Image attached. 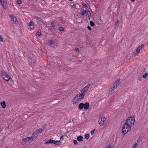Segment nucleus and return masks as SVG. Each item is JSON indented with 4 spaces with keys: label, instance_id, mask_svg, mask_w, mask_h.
Masks as SVG:
<instances>
[{
    "label": "nucleus",
    "instance_id": "31",
    "mask_svg": "<svg viewBox=\"0 0 148 148\" xmlns=\"http://www.w3.org/2000/svg\"><path fill=\"white\" fill-rule=\"evenodd\" d=\"M10 17V18L12 19H13L15 17V16H14L13 14H11L9 15Z\"/></svg>",
    "mask_w": 148,
    "mask_h": 148
},
{
    "label": "nucleus",
    "instance_id": "44",
    "mask_svg": "<svg viewBox=\"0 0 148 148\" xmlns=\"http://www.w3.org/2000/svg\"><path fill=\"white\" fill-rule=\"evenodd\" d=\"M60 138L61 139H63V135H62V136H60Z\"/></svg>",
    "mask_w": 148,
    "mask_h": 148
},
{
    "label": "nucleus",
    "instance_id": "46",
    "mask_svg": "<svg viewBox=\"0 0 148 148\" xmlns=\"http://www.w3.org/2000/svg\"><path fill=\"white\" fill-rule=\"evenodd\" d=\"M106 148H111V147L109 145V146H108Z\"/></svg>",
    "mask_w": 148,
    "mask_h": 148
},
{
    "label": "nucleus",
    "instance_id": "18",
    "mask_svg": "<svg viewBox=\"0 0 148 148\" xmlns=\"http://www.w3.org/2000/svg\"><path fill=\"white\" fill-rule=\"evenodd\" d=\"M1 104L3 108H5V103L4 101H3L2 102H1Z\"/></svg>",
    "mask_w": 148,
    "mask_h": 148
},
{
    "label": "nucleus",
    "instance_id": "34",
    "mask_svg": "<svg viewBox=\"0 0 148 148\" xmlns=\"http://www.w3.org/2000/svg\"><path fill=\"white\" fill-rule=\"evenodd\" d=\"M73 143L75 145H77V142L76 140H74Z\"/></svg>",
    "mask_w": 148,
    "mask_h": 148
},
{
    "label": "nucleus",
    "instance_id": "14",
    "mask_svg": "<svg viewBox=\"0 0 148 148\" xmlns=\"http://www.w3.org/2000/svg\"><path fill=\"white\" fill-rule=\"evenodd\" d=\"M84 104L83 103H80L78 106V108L80 110H81L84 108Z\"/></svg>",
    "mask_w": 148,
    "mask_h": 148
},
{
    "label": "nucleus",
    "instance_id": "1",
    "mask_svg": "<svg viewBox=\"0 0 148 148\" xmlns=\"http://www.w3.org/2000/svg\"><path fill=\"white\" fill-rule=\"evenodd\" d=\"M132 127L129 124L125 123L122 128V134L123 135L126 134L131 129Z\"/></svg>",
    "mask_w": 148,
    "mask_h": 148
},
{
    "label": "nucleus",
    "instance_id": "11",
    "mask_svg": "<svg viewBox=\"0 0 148 148\" xmlns=\"http://www.w3.org/2000/svg\"><path fill=\"white\" fill-rule=\"evenodd\" d=\"M120 84V79H117L116 81L114 83L113 85L115 86H116V88L118 86L119 84Z\"/></svg>",
    "mask_w": 148,
    "mask_h": 148
},
{
    "label": "nucleus",
    "instance_id": "23",
    "mask_svg": "<svg viewBox=\"0 0 148 148\" xmlns=\"http://www.w3.org/2000/svg\"><path fill=\"white\" fill-rule=\"evenodd\" d=\"M89 134H87L85 135V138L87 139H89Z\"/></svg>",
    "mask_w": 148,
    "mask_h": 148
},
{
    "label": "nucleus",
    "instance_id": "26",
    "mask_svg": "<svg viewBox=\"0 0 148 148\" xmlns=\"http://www.w3.org/2000/svg\"><path fill=\"white\" fill-rule=\"evenodd\" d=\"M14 22H15V23H16L17 22V19L16 17L14 18L13 19H12Z\"/></svg>",
    "mask_w": 148,
    "mask_h": 148
},
{
    "label": "nucleus",
    "instance_id": "16",
    "mask_svg": "<svg viewBox=\"0 0 148 148\" xmlns=\"http://www.w3.org/2000/svg\"><path fill=\"white\" fill-rule=\"evenodd\" d=\"M31 139V137H27L26 138H24L23 139V140L24 142H27V141H29V140Z\"/></svg>",
    "mask_w": 148,
    "mask_h": 148
},
{
    "label": "nucleus",
    "instance_id": "20",
    "mask_svg": "<svg viewBox=\"0 0 148 148\" xmlns=\"http://www.w3.org/2000/svg\"><path fill=\"white\" fill-rule=\"evenodd\" d=\"M29 26L30 27L33 26L34 27V23L32 21H30L29 23H28Z\"/></svg>",
    "mask_w": 148,
    "mask_h": 148
},
{
    "label": "nucleus",
    "instance_id": "49",
    "mask_svg": "<svg viewBox=\"0 0 148 148\" xmlns=\"http://www.w3.org/2000/svg\"><path fill=\"white\" fill-rule=\"evenodd\" d=\"M70 1H73V0H69Z\"/></svg>",
    "mask_w": 148,
    "mask_h": 148
},
{
    "label": "nucleus",
    "instance_id": "7",
    "mask_svg": "<svg viewBox=\"0 0 148 148\" xmlns=\"http://www.w3.org/2000/svg\"><path fill=\"white\" fill-rule=\"evenodd\" d=\"M91 84H88L86 86H85L83 89L81 91V92L85 94L86 92L88 90V89L90 87Z\"/></svg>",
    "mask_w": 148,
    "mask_h": 148
},
{
    "label": "nucleus",
    "instance_id": "6",
    "mask_svg": "<svg viewBox=\"0 0 148 148\" xmlns=\"http://www.w3.org/2000/svg\"><path fill=\"white\" fill-rule=\"evenodd\" d=\"M106 119L104 117L100 118L99 120V123L100 126H103L104 124V122Z\"/></svg>",
    "mask_w": 148,
    "mask_h": 148
},
{
    "label": "nucleus",
    "instance_id": "17",
    "mask_svg": "<svg viewBox=\"0 0 148 148\" xmlns=\"http://www.w3.org/2000/svg\"><path fill=\"white\" fill-rule=\"evenodd\" d=\"M45 129V126L43 125L42 127V128L41 129H39L37 131L38 132L40 133L41 132L43 131Z\"/></svg>",
    "mask_w": 148,
    "mask_h": 148
},
{
    "label": "nucleus",
    "instance_id": "3",
    "mask_svg": "<svg viewBox=\"0 0 148 148\" xmlns=\"http://www.w3.org/2000/svg\"><path fill=\"white\" fill-rule=\"evenodd\" d=\"M144 46V45H142L137 48L136 51L133 53V55L134 56L138 55L140 51L143 48Z\"/></svg>",
    "mask_w": 148,
    "mask_h": 148
},
{
    "label": "nucleus",
    "instance_id": "37",
    "mask_svg": "<svg viewBox=\"0 0 148 148\" xmlns=\"http://www.w3.org/2000/svg\"><path fill=\"white\" fill-rule=\"evenodd\" d=\"M88 29L90 30H91L92 28L89 25H88L87 26Z\"/></svg>",
    "mask_w": 148,
    "mask_h": 148
},
{
    "label": "nucleus",
    "instance_id": "12",
    "mask_svg": "<svg viewBox=\"0 0 148 148\" xmlns=\"http://www.w3.org/2000/svg\"><path fill=\"white\" fill-rule=\"evenodd\" d=\"M84 104V108L85 110H87L89 108L90 104L89 103L86 102Z\"/></svg>",
    "mask_w": 148,
    "mask_h": 148
},
{
    "label": "nucleus",
    "instance_id": "43",
    "mask_svg": "<svg viewBox=\"0 0 148 148\" xmlns=\"http://www.w3.org/2000/svg\"><path fill=\"white\" fill-rule=\"evenodd\" d=\"M71 122H73V119H70V121H69V123H71Z\"/></svg>",
    "mask_w": 148,
    "mask_h": 148
},
{
    "label": "nucleus",
    "instance_id": "22",
    "mask_svg": "<svg viewBox=\"0 0 148 148\" xmlns=\"http://www.w3.org/2000/svg\"><path fill=\"white\" fill-rule=\"evenodd\" d=\"M148 76V73H145V74L143 75V77L144 79L146 77Z\"/></svg>",
    "mask_w": 148,
    "mask_h": 148
},
{
    "label": "nucleus",
    "instance_id": "50",
    "mask_svg": "<svg viewBox=\"0 0 148 148\" xmlns=\"http://www.w3.org/2000/svg\"><path fill=\"white\" fill-rule=\"evenodd\" d=\"M147 68L148 69V66H147Z\"/></svg>",
    "mask_w": 148,
    "mask_h": 148
},
{
    "label": "nucleus",
    "instance_id": "4",
    "mask_svg": "<svg viewBox=\"0 0 148 148\" xmlns=\"http://www.w3.org/2000/svg\"><path fill=\"white\" fill-rule=\"evenodd\" d=\"M1 76L3 79L6 81H8L10 79V77L6 73H3Z\"/></svg>",
    "mask_w": 148,
    "mask_h": 148
},
{
    "label": "nucleus",
    "instance_id": "28",
    "mask_svg": "<svg viewBox=\"0 0 148 148\" xmlns=\"http://www.w3.org/2000/svg\"><path fill=\"white\" fill-rule=\"evenodd\" d=\"M90 25L92 26H94L95 25V24L92 21H90Z\"/></svg>",
    "mask_w": 148,
    "mask_h": 148
},
{
    "label": "nucleus",
    "instance_id": "35",
    "mask_svg": "<svg viewBox=\"0 0 148 148\" xmlns=\"http://www.w3.org/2000/svg\"><path fill=\"white\" fill-rule=\"evenodd\" d=\"M41 33L39 32H37L36 33V34L38 36H39L41 35Z\"/></svg>",
    "mask_w": 148,
    "mask_h": 148
},
{
    "label": "nucleus",
    "instance_id": "5",
    "mask_svg": "<svg viewBox=\"0 0 148 148\" xmlns=\"http://www.w3.org/2000/svg\"><path fill=\"white\" fill-rule=\"evenodd\" d=\"M0 2L2 6L5 10L8 9V6L6 5V0H0Z\"/></svg>",
    "mask_w": 148,
    "mask_h": 148
},
{
    "label": "nucleus",
    "instance_id": "33",
    "mask_svg": "<svg viewBox=\"0 0 148 148\" xmlns=\"http://www.w3.org/2000/svg\"><path fill=\"white\" fill-rule=\"evenodd\" d=\"M34 134H35V135H36V136H37L39 134L38 132L37 131V130L36 131H35L34 133Z\"/></svg>",
    "mask_w": 148,
    "mask_h": 148
},
{
    "label": "nucleus",
    "instance_id": "27",
    "mask_svg": "<svg viewBox=\"0 0 148 148\" xmlns=\"http://www.w3.org/2000/svg\"><path fill=\"white\" fill-rule=\"evenodd\" d=\"M138 146V145L137 143L134 144L132 147V148H136V147Z\"/></svg>",
    "mask_w": 148,
    "mask_h": 148
},
{
    "label": "nucleus",
    "instance_id": "25",
    "mask_svg": "<svg viewBox=\"0 0 148 148\" xmlns=\"http://www.w3.org/2000/svg\"><path fill=\"white\" fill-rule=\"evenodd\" d=\"M56 24V22L55 21L51 23V25L52 27H55V24Z\"/></svg>",
    "mask_w": 148,
    "mask_h": 148
},
{
    "label": "nucleus",
    "instance_id": "36",
    "mask_svg": "<svg viewBox=\"0 0 148 148\" xmlns=\"http://www.w3.org/2000/svg\"><path fill=\"white\" fill-rule=\"evenodd\" d=\"M95 130V129H94L91 132L90 134L92 135H93L94 134Z\"/></svg>",
    "mask_w": 148,
    "mask_h": 148
},
{
    "label": "nucleus",
    "instance_id": "24",
    "mask_svg": "<svg viewBox=\"0 0 148 148\" xmlns=\"http://www.w3.org/2000/svg\"><path fill=\"white\" fill-rule=\"evenodd\" d=\"M35 18L36 20H37L39 22H41L42 21V19L41 18H38V17H35Z\"/></svg>",
    "mask_w": 148,
    "mask_h": 148
},
{
    "label": "nucleus",
    "instance_id": "32",
    "mask_svg": "<svg viewBox=\"0 0 148 148\" xmlns=\"http://www.w3.org/2000/svg\"><path fill=\"white\" fill-rule=\"evenodd\" d=\"M17 2L18 4H20L21 3V0H17Z\"/></svg>",
    "mask_w": 148,
    "mask_h": 148
},
{
    "label": "nucleus",
    "instance_id": "42",
    "mask_svg": "<svg viewBox=\"0 0 148 148\" xmlns=\"http://www.w3.org/2000/svg\"><path fill=\"white\" fill-rule=\"evenodd\" d=\"M86 12L87 13L88 15L89 14H90V12L88 10L87 12Z\"/></svg>",
    "mask_w": 148,
    "mask_h": 148
},
{
    "label": "nucleus",
    "instance_id": "21",
    "mask_svg": "<svg viewBox=\"0 0 148 148\" xmlns=\"http://www.w3.org/2000/svg\"><path fill=\"white\" fill-rule=\"evenodd\" d=\"M60 140L55 141V140H54V142L53 143L56 145H58L60 144Z\"/></svg>",
    "mask_w": 148,
    "mask_h": 148
},
{
    "label": "nucleus",
    "instance_id": "41",
    "mask_svg": "<svg viewBox=\"0 0 148 148\" xmlns=\"http://www.w3.org/2000/svg\"><path fill=\"white\" fill-rule=\"evenodd\" d=\"M82 10H83L85 12H87V9H86L85 10H84V9L82 8Z\"/></svg>",
    "mask_w": 148,
    "mask_h": 148
},
{
    "label": "nucleus",
    "instance_id": "45",
    "mask_svg": "<svg viewBox=\"0 0 148 148\" xmlns=\"http://www.w3.org/2000/svg\"><path fill=\"white\" fill-rule=\"evenodd\" d=\"M75 49L76 51H79V49L78 48H75Z\"/></svg>",
    "mask_w": 148,
    "mask_h": 148
},
{
    "label": "nucleus",
    "instance_id": "8",
    "mask_svg": "<svg viewBox=\"0 0 148 148\" xmlns=\"http://www.w3.org/2000/svg\"><path fill=\"white\" fill-rule=\"evenodd\" d=\"M76 96L78 97L79 100L82 99H83L84 97V93L81 92L80 93L77 94Z\"/></svg>",
    "mask_w": 148,
    "mask_h": 148
},
{
    "label": "nucleus",
    "instance_id": "15",
    "mask_svg": "<svg viewBox=\"0 0 148 148\" xmlns=\"http://www.w3.org/2000/svg\"><path fill=\"white\" fill-rule=\"evenodd\" d=\"M54 142V140H53L51 139H49L45 143L46 144L49 143H53Z\"/></svg>",
    "mask_w": 148,
    "mask_h": 148
},
{
    "label": "nucleus",
    "instance_id": "13",
    "mask_svg": "<svg viewBox=\"0 0 148 148\" xmlns=\"http://www.w3.org/2000/svg\"><path fill=\"white\" fill-rule=\"evenodd\" d=\"M84 138L81 136H79L77 138V140L78 141H82L83 140Z\"/></svg>",
    "mask_w": 148,
    "mask_h": 148
},
{
    "label": "nucleus",
    "instance_id": "10",
    "mask_svg": "<svg viewBox=\"0 0 148 148\" xmlns=\"http://www.w3.org/2000/svg\"><path fill=\"white\" fill-rule=\"evenodd\" d=\"M79 99L76 96L73 99L72 101L73 103L74 104H76L77 102L79 101Z\"/></svg>",
    "mask_w": 148,
    "mask_h": 148
},
{
    "label": "nucleus",
    "instance_id": "29",
    "mask_svg": "<svg viewBox=\"0 0 148 148\" xmlns=\"http://www.w3.org/2000/svg\"><path fill=\"white\" fill-rule=\"evenodd\" d=\"M0 41L3 42H5V40H4L3 38L0 35Z\"/></svg>",
    "mask_w": 148,
    "mask_h": 148
},
{
    "label": "nucleus",
    "instance_id": "30",
    "mask_svg": "<svg viewBox=\"0 0 148 148\" xmlns=\"http://www.w3.org/2000/svg\"><path fill=\"white\" fill-rule=\"evenodd\" d=\"M53 43V41L52 40H50L48 42L49 45H51Z\"/></svg>",
    "mask_w": 148,
    "mask_h": 148
},
{
    "label": "nucleus",
    "instance_id": "19",
    "mask_svg": "<svg viewBox=\"0 0 148 148\" xmlns=\"http://www.w3.org/2000/svg\"><path fill=\"white\" fill-rule=\"evenodd\" d=\"M36 136V135H35V134L33 133L32 134L31 136V140H33V139Z\"/></svg>",
    "mask_w": 148,
    "mask_h": 148
},
{
    "label": "nucleus",
    "instance_id": "38",
    "mask_svg": "<svg viewBox=\"0 0 148 148\" xmlns=\"http://www.w3.org/2000/svg\"><path fill=\"white\" fill-rule=\"evenodd\" d=\"M59 29L60 31H63L64 30V28L62 27H61L59 28Z\"/></svg>",
    "mask_w": 148,
    "mask_h": 148
},
{
    "label": "nucleus",
    "instance_id": "39",
    "mask_svg": "<svg viewBox=\"0 0 148 148\" xmlns=\"http://www.w3.org/2000/svg\"><path fill=\"white\" fill-rule=\"evenodd\" d=\"M82 5L84 7H86L87 6V5L86 4L84 3H83Z\"/></svg>",
    "mask_w": 148,
    "mask_h": 148
},
{
    "label": "nucleus",
    "instance_id": "40",
    "mask_svg": "<svg viewBox=\"0 0 148 148\" xmlns=\"http://www.w3.org/2000/svg\"><path fill=\"white\" fill-rule=\"evenodd\" d=\"M81 14L82 15H84L85 14L84 13L83 11H82L81 12Z\"/></svg>",
    "mask_w": 148,
    "mask_h": 148
},
{
    "label": "nucleus",
    "instance_id": "9",
    "mask_svg": "<svg viewBox=\"0 0 148 148\" xmlns=\"http://www.w3.org/2000/svg\"><path fill=\"white\" fill-rule=\"evenodd\" d=\"M116 86H115L113 85L111 87L109 90V92L110 94H112L113 93L114 90L116 88Z\"/></svg>",
    "mask_w": 148,
    "mask_h": 148
},
{
    "label": "nucleus",
    "instance_id": "2",
    "mask_svg": "<svg viewBox=\"0 0 148 148\" xmlns=\"http://www.w3.org/2000/svg\"><path fill=\"white\" fill-rule=\"evenodd\" d=\"M135 122L134 117V116L129 117L127 119H126L125 123L129 124V125L132 127L134 125Z\"/></svg>",
    "mask_w": 148,
    "mask_h": 148
},
{
    "label": "nucleus",
    "instance_id": "48",
    "mask_svg": "<svg viewBox=\"0 0 148 148\" xmlns=\"http://www.w3.org/2000/svg\"><path fill=\"white\" fill-rule=\"evenodd\" d=\"M132 1H135V0H130Z\"/></svg>",
    "mask_w": 148,
    "mask_h": 148
},
{
    "label": "nucleus",
    "instance_id": "47",
    "mask_svg": "<svg viewBox=\"0 0 148 148\" xmlns=\"http://www.w3.org/2000/svg\"><path fill=\"white\" fill-rule=\"evenodd\" d=\"M118 24V20H117L116 23V25H117Z\"/></svg>",
    "mask_w": 148,
    "mask_h": 148
}]
</instances>
